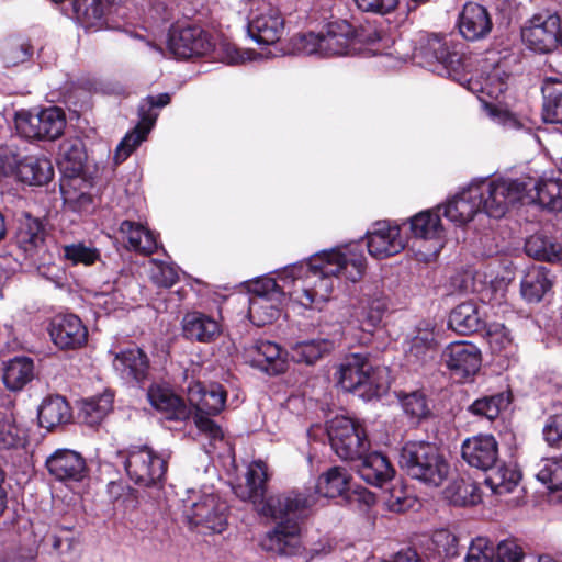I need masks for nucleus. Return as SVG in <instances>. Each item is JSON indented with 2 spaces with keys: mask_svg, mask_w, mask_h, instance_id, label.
<instances>
[{
  "mask_svg": "<svg viewBox=\"0 0 562 562\" xmlns=\"http://www.w3.org/2000/svg\"><path fill=\"white\" fill-rule=\"evenodd\" d=\"M364 271L362 251L357 245H346L319 251L307 261L283 268L279 281L293 304L322 310L330 301L339 280L356 283Z\"/></svg>",
  "mask_w": 562,
  "mask_h": 562,
  "instance_id": "nucleus-1",
  "label": "nucleus"
},
{
  "mask_svg": "<svg viewBox=\"0 0 562 562\" xmlns=\"http://www.w3.org/2000/svg\"><path fill=\"white\" fill-rule=\"evenodd\" d=\"M268 479L267 465L261 460L254 461L246 472V484L235 488L243 501L251 502L257 512L266 517L283 519L289 516H302L315 504V495L289 492L265 498V483Z\"/></svg>",
  "mask_w": 562,
  "mask_h": 562,
  "instance_id": "nucleus-2",
  "label": "nucleus"
},
{
  "mask_svg": "<svg viewBox=\"0 0 562 562\" xmlns=\"http://www.w3.org/2000/svg\"><path fill=\"white\" fill-rule=\"evenodd\" d=\"M528 200L551 211H562V178H544L528 182L494 179V218L506 214L509 205Z\"/></svg>",
  "mask_w": 562,
  "mask_h": 562,
  "instance_id": "nucleus-3",
  "label": "nucleus"
},
{
  "mask_svg": "<svg viewBox=\"0 0 562 562\" xmlns=\"http://www.w3.org/2000/svg\"><path fill=\"white\" fill-rule=\"evenodd\" d=\"M398 464L411 477L435 487L450 473V465L438 448L425 441H409L403 445Z\"/></svg>",
  "mask_w": 562,
  "mask_h": 562,
  "instance_id": "nucleus-4",
  "label": "nucleus"
},
{
  "mask_svg": "<svg viewBox=\"0 0 562 562\" xmlns=\"http://www.w3.org/2000/svg\"><path fill=\"white\" fill-rule=\"evenodd\" d=\"M187 521L203 533H221L227 526V505L212 487L190 488L181 499Z\"/></svg>",
  "mask_w": 562,
  "mask_h": 562,
  "instance_id": "nucleus-5",
  "label": "nucleus"
},
{
  "mask_svg": "<svg viewBox=\"0 0 562 562\" xmlns=\"http://www.w3.org/2000/svg\"><path fill=\"white\" fill-rule=\"evenodd\" d=\"M492 198V180L481 178L471 181L450 195L438 206L442 215L457 227H463L480 212L488 214V200Z\"/></svg>",
  "mask_w": 562,
  "mask_h": 562,
  "instance_id": "nucleus-6",
  "label": "nucleus"
},
{
  "mask_svg": "<svg viewBox=\"0 0 562 562\" xmlns=\"http://www.w3.org/2000/svg\"><path fill=\"white\" fill-rule=\"evenodd\" d=\"M227 393L218 383L203 385L194 382L188 386V401L195 408L194 422L199 430L210 439L214 448L216 442L224 440L222 429L209 418V415L218 414L225 405Z\"/></svg>",
  "mask_w": 562,
  "mask_h": 562,
  "instance_id": "nucleus-7",
  "label": "nucleus"
},
{
  "mask_svg": "<svg viewBox=\"0 0 562 562\" xmlns=\"http://www.w3.org/2000/svg\"><path fill=\"white\" fill-rule=\"evenodd\" d=\"M338 384L347 392L371 398L385 389V370L374 367L366 356L353 353L341 363Z\"/></svg>",
  "mask_w": 562,
  "mask_h": 562,
  "instance_id": "nucleus-8",
  "label": "nucleus"
},
{
  "mask_svg": "<svg viewBox=\"0 0 562 562\" xmlns=\"http://www.w3.org/2000/svg\"><path fill=\"white\" fill-rule=\"evenodd\" d=\"M327 435L333 450L344 460L359 459L370 449L363 425L347 416H336L327 424Z\"/></svg>",
  "mask_w": 562,
  "mask_h": 562,
  "instance_id": "nucleus-9",
  "label": "nucleus"
},
{
  "mask_svg": "<svg viewBox=\"0 0 562 562\" xmlns=\"http://www.w3.org/2000/svg\"><path fill=\"white\" fill-rule=\"evenodd\" d=\"M463 45L447 35H431L424 47L428 68L442 77L460 81L463 71Z\"/></svg>",
  "mask_w": 562,
  "mask_h": 562,
  "instance_id": "nucleus-10",
  "label": "nucleus"
},
{
  "mask_svg": "<svg viewBox=\"0 0 562 562\" xmlns=\"http://www.w3.org/2000/svg\"><path fill=\"white\" fill-rule=\"evenodd\" d=\"M286 291L282 282L277 279L265 278L258 280L252 288V295L249 301V319L256 326L271 324L280 315V306Z\"/></svg>",
  "mask_w": 562,
  "mask_h": 562,
  "instance_id": "nucleus-11",
  "label": "nucleus"
},
{
  "mask_svg": "<svg viewBox=\"0 0 562 562\" xmlns=\"http://www.w3.org/2000/svg\"><path fill=\"white\" fill-rule=\"evenodd\" d=\"M521 40L528 48L547 54L562 42V22L557 13H536L521 29Z\"/></svg>",
  "mask_w": 562,
  "mask_h": 562,
  "instance_id": "nucleus-12",
  "label": "nucleus"
},
{
  "mask_svg": "<svg viewBox=\"0 0 562 562\" xmlns=\"http://www.w3.org/2000/svg\"><path fill=\"white\" fill-rule=\"evenodd\" d=\"M124 467L128 477L140 486L160 482L166 473L167 462L147 446L133 447L126 452Z\"/></svg>",
  "mask_w": 562,
  "mask_h": 562,
  "instance_id": "nucleus-13",
  "label": "nucleus"
},
{
  "mask_svg": "<svg viewBox=\"0 0 562 562\" xmlns=\"http://www.w3.org/2000/svg\"><path fill=\"white\" fill-rule=\"evenodd\" d=\"M18 132L26 138L56 139L66 126L64 112L50 106L38 112H20L15 116Z\"/></svg>",
  "mask_w": 562,
  "mask_h": 562,
  "instance_id": "nucleus-14",
  "label": "nucleus"
},
{
  "mask_svg": "<svg viewBox=\"0 0 562 562\" xmlns=\"http://www.w3.org/2000/svg\"><path fill=\"white\" fill-rule=\"evenodd\" d=\"M170 102L168 93H160L156 97H147L139 106L140 123L132 132L127 133L115 149L114 160L123 162L135 148L146 138L154 126L158 114L153 112L154 108H164Z\"/></svg>",
  "mask_w": 562,
  "mask_h": 562,
  "instance_id": "nucleus-15",
  "label": "nucleus"
},
{
  "mask_svg": "<svg viewBox=\"0 0 562 562\" xmlns=\"http://www.w3.org/2000/svg\"><path fill=\"white\" fill-rule=\"evenodd\" d=\"M213 47L211 35L199 26L173 29L167 43L168 52L182 59L206 55Z\"/></svg>",
  "mask_w": 562,
  "mask_h": 562,
  "instance_id": "nucleus-16",
  "label": "nucleus"
},
{
  "mask_svg": "<svg viewBox=\"0 0 562 562\" xmlns=\"http://www.w3.org/2000/svg\"><path fill=\"white\" fill-rule=\"evenodd\" d=\"M322 337L311 340L299 341L291 347L290 356L293 361L313 364L325 355L329 353L342 340L344 330L340 323L334 324L331 328L323 325Z\"/></svg>",
  "mask_w": 562,
  "mask_h": 562,
  "instance_id": "nucleus-17",
  "label": "nucleus"
},
{
  "mask_svg": "<svg viewBox=\"0 0 562 562\" xmlns=\"http://www.w3.org/2000/svg\"><path fill=\"white\" fill-rule=\"evenodd\" d=\"M284 30V20L272 4L257 5L251 9L248 34L259 45H274Z\"/></svg>",
  "mask_w": 562,
  "mask_h": 562,
  "instance_id": "nucleus-18",
  "label": "nucleus"
},
{
  "mask_svg": "<svg viewBox=\"0 0 562 562\" xmlns=\"http://www.w3.org/2000/svg\"><path fill=\"white\" fill-rule=\"evenodd\" d=\"M406 246V238L398 225L387 221L376 222L367 233L369 254L378 259L394 256Z\"/></svg>",
  "mask_w": 562,
  "mask_h": 562,
  "instance_id": "nucleus-19",
  "label": "nucleus"
},
{
  "mask_svg": "<svg viewBox=\"0 0 562 562\" xmlns=\"http://www.w3.org/2000/svg\"><path fill=\"white\" fill-rule=\"evenodd\" d=\"M442 359L452 375L459 380L474 375L482 362L480 349L469 341L449 344L443 350Z\"/></svg>",
  "mask_w": 562,
  "mask_h": 562,
  "instance_id": "nucleus-20",
  "label": "nucleus"
},
{
  "mask_svg": "<svg viewBox=\"0 0 562 562\" xmlns=\"http://www.w3.org/2000/svg\"><path fill=\"white\" fill-rule=\"evenodd\" d=\"M412 234L431 243V251L424 254L426 261L436 258L445 245V228L441 224L440 215L434 210H426L417 213L409 218Z\"/></svg>",
  "mask_w": 562,
  "mask_h": 562,
  "instance_id": "nucleus-21",
  "label": "nucleus"
},
{
  "mask_svg": "<svg viewBox=\"0 0 562 562\" xmlns=\"http://www.w3.org/2000/svg\"><path fill=\"white\" fill-rule=\"evenodd\" d=\"M323 57L353 55L360 50L355 30L347 21L327 25L323 33Z\"/></svg>",
  "mask_w": 562,
  "mask_h": 562,
  "instance_id": "nucleus-22",
  "label": "nucleus"
},
{
  "mask_svg": "<svg viewBox=\"0 0 562 562\" xmlns=\"http://www.w3.org/2000/svg\"><path fill=\"white\" fill-rule=\"evenodd\" d=\"M404 346L409 362L425 363L431 360L437 346L435 324L430 321L419 322L406 335Z\"/></svg>",
  "mask_w": 562,
  "mask_h": 562,
  "instance_id": "nucleus-23",
  "label": "nucleus"
},
{
  "mask_svg": "<svg viewBox=\"0 0 562 562\" xmlns=\"http://www.w3.org/2000/svg\"><path fill=\"white\" fill-rule=\"evenodd\" d=\"M50 475L63 482H79L87 474L82 456L71 449H57L45 461Z\"/></svg>",
  "mask_w": 562,
  "mask_h": 562,
  "instance_id": "nucleus-24",
  "label": "nucleus"
},
{
  "mask_svg": "<svg viewBox=\"0 0 562 562\" xmlns=\"http://www.w3.org/2000/svg\"><path fill=\"white\" fill-rule=\"evenodd\" d=\"M52 340L61 349H75L83 346L88 330L81 319L74 314L57 315L50 323Z\"/></svg>",
  "mask_w": 562,
  "mask_h": 562,
  "instance_id": "nucleus-25",
  "label": "nucleus"
},
{
  "mask_svg": "<svg viewBox=\"0 0 562 562\" xmlns=\"http://www.w3.org/2000/svg\"><path fill=\"white\" fill-rule=\"evenodd\" d=\"M261 547L282 555L297 554L301 549V528L294 520L279 522L261 540Z\"/></svg>",
  "mask_w": 562,
  "mask_h": 562,
  "instance_id": "nucleus-26",
  "label": "nucleus"
},
{
  "mask_svg": "<svg viewBox=\"0 0 562 562\" xmlns=\"http://www.w3.org/2000/svg\"><path fill=\"white\" fill-rule=\"evenodd\" d=\"M457 26L464 40L469 42L483 40L492 29L487 8L476 2H467L459 14Z\"/></svg>",
  "mask_w": 562,
  "mask_h": 562,
  "instance_id": "nucleus-27",
  "label": "nucleus"
},
{
  "mask_svg": "<svg viewBox=\"0 0 562 562\" xmlns=\"http://www.w3.org/2000/svg\"><path fill=\"white\" fill-rule=\"evenodd\" d=\"M110 353L114 357L113 369L123 380L142 382L146 379L149 361L140 348L132 346L120 351L110 350Z\"/></svg>",
  "mask_w": 562,
  "mask_h": 562,
  "instance_id": "nucleus-28",
  "label": "nucleus"
},
{
  "mask_svg": "<svg viewBox=\"0 0 562 562\" xmlns=\"http://www.w3.org/2000/svg\"><path fill=\"white\" fill-rule=\"evenodd\" d=\"M251 364L268 374H279L285 369L284 352L269 340H257L246 350Z\"/></svg>",
  "mask_w": 562,
  "mask_h": 562,
  "instance_id": "nucleus-29",
  "label": "nucleus"
},
{
  "mask_svg": "<svg viewBox=\"0 0 562 562\" xmlns=\"http://www.w3.org/2000/svg\"><path fill=\"white\" fill-rule=\"evenodd\" d=\"M520 472L516 465L499 467L494 474V497L507 507H518L522 503V488L519 486Z\"/></svg>",
  "mask_w": 562,
  "mask_h": 562,
  "instance_id": "nucleus-30",
  "label": "nucleus"
},
{
  "mask_svg": "<svg viewBox=\"0 0 562 562\" xmlns=\"http://www.w3.org/2000/svg\"><path fill=\"white\" fill-rule=\"evenodd\" d=\"M349 482L350 475L344 468L333 467L318 477L314 491L305 488L295 492L304 495H315L314 505H316L321 496L335 498L344 495L348 491Z\"/></svg>",
  "mask_w": 562,
  "mask_h": 562,
  "instance_id": "nucleus-31",
  "label": "nucleus"
},
{
  "mask_svg": "<svg viewBox=\"0 0 562 562\" xmlns=\"http://www.w3.org/2000/svg\"><path fill=\"white\" fill-rule=\"evenodd\" d=\"M147 396L151 406L161 412L167 419L184 420L190 415L184 402L168 387L151 385Z\"/></svg>",
  "mask_w": 562,
  "mask_h": 562,
  "instance_id": "nucleus-32",
  "label": "nucleus"
},
{
  "mask_svg": "<svg viewBox=\"0 0 562 562\" xmlns=\"http://www.w3.org/2000/svg\"><path fill=\"white\" fill-rule=\"evenodd\" d=\"M352 316L356 317L355 323L366 331H371L382 321L384 312L386 311V300L382 293H374L371 295H363L359 301V305L353 308ZM350 324L353 321H348Z\"/></svg>",
  "mask_w": 562,
  "mask_h": 562,
  "instance_id": "nucleus-33",
  "label": "nucleus"
},
{
  "mask_svg": "<svg viewBox=\"0 0 562 562\" xmlns=\"http://www.w3.org/2000/svg\"><path fill=\"white\" fill-rule=\"evenodd\" d=\"M355 461H359V475L369 484L382 485L393 477L394 469L386 457L379 452H366Z\"/></svg>",
  "mask_w": 562,
  "mask_h": 562,
  "instance_id": "nucleus-34",
  "label": "nucleus"
},
{
  "mask_svg": "<svg viewBox=\"0 0 562 562\" xmlns=\"http://www.w3.org/2000/svg\"><path fill=\"white\" fill-rule=\"evenodd\" d=\"M184 336L200 342H211L221 335V325L212 317L193 312L183 317Z\"/></svg>",
  "mask_w": 562,
  "mask_h": 562,
  "instance_id": "nucleus-35",
  "label": "nucleus"
},
{
  "mask_svg": "<svg viewBox=\"0 0 562 562\" xmlns=\"http://www.w3.org/2000/svg\"><path fill=\"white\" fill-rule=\"evenodd\" d=\"M552 286V276L543 266H532L525 271L520 283L522 297L538 303Z\"/></svg>",
  "mask_w": 562,
  "mask_h": 562,
  "instance_id": "nucleus-36",
  "label": "nucleus"
},
{
  "mask_svg": "<svg viewBox=\"0 0 562 562\" xmlns=\"http://www.w3.org/2000/svg\"><path fill=\"white\" fill-rule=\"evenodd\" d=\"M461 453L469 465L486 471L492 467V436L480 434L465 439Z\"/></svg>",
  "mask_w": 562,
  "mask_h": 562,
  "instance_id": "nucleus-37",
  "label": "nucleus"
},
{
  "mask_svg": "<svg viewBox=\"0 0 562 562\" xmlns=\"http://www.w3.org/2000/svg\"><path fill=\"white\" fill-rule=\"evenodd\" d=\"M54 167L45 156H23L18 169L20 181L31 186H43L52 180Z\"/></svg>",
  "mask_w": 562,
  "mask_h": 562,
  "instance_id": "nucleus-38",
  "label": "nucleus"
},
{
  "mask_svg": "<svg viewBox=\"0 0 562 562\" xmlns=\"http://www.w3.org/2000/svg\"><path fill=\"white\" fill-rule=\"evenodd\" d=\"M34 378V362L29 357H14L3 369V383L10 391H21Z\"/></svg>",
  "mask_w": 562,
  "mask_h": 562,
  "instance_id": "nucleus-39",
  "label": "nucleus"
},
{
  "mask_svg": "<svg viewBox=\"0 0 562 562\" xmlns=\"http://www.w3.org/2000/svg\"><path fill=\"white\" fill-rule=\"evenodd\" d=\"M542 117L547 123L562 124V80L544 78L542 83Z\"/></svg>",
  "mask_w": 562,
  "mask_h": 562,
  "instance_id": "nucleus-40",
  "label": "nucleus"
},
{
  "mask_svg": "<svg viewBox=\"0 0 562 562\" xmlns=\"http://www.w3.org/2000/svg\"><path fill=\"white\" fill-rule=\"evenodd\" d=\"M70 418V408L66 400L59 395H50L43 400L38 407V423L46 429H53Z\"/></svg>",
  "mask_w": 562,
  "mask_h": 562,
  "instance_id": "nucleus-41",
  "label": "nucleus"
},
{
  "mask_svg": "<svg viewBox=\"0 0 562 562\" xmlns=\"http://www.w3.org/2000/svg\"><path fill=\"white\" fill-rule=\"evenodd\" d=\"M525 251L537 260L558 262L562 260V246L553 237L535 234L525 244Z\"/></svg>",
  "mask_w": 562,
  "mask_h": 562,
  "instance_id": "nucleus-42",
  "label": "nucleus"
},
{
  "mask_svg": "<svg viewBox=\"0 0 562 562\" xmlns=\"http://www.w3.org/2000/svg\"><path fill=\"white\" fill-rule=\"evenodd\" d=\"M110 0H72L74 18L86 29L102 25Z\"/></svg>",
  "mask_w": 562,
  "mask_h": 562,
  "instance_id": "nucleus-43",
  "label": "nucleus"
},
{
  "mask_svg": "<svg viewBox=\"0 0 562 562\" xmlns=\"http://www.w3.org/2000/svg\"><path fill=\"white\" fill-rule=\"evenodd\" d=\"M44 243V232L42 224L32 217H26L19 225L15 234L16 246L24 251L27 257H32Z\"/></svg>",
  "mask_w": 562,
  "mask_h": 562,
  "instance_id": "nucleus-44",
  "label": "nucleus"
},
{
  "mask_svg": "<svg viewBox=\"0 0 562 562\" xmlns=\"http://www.w3.org/2000/svg\"><path fill=\"white\" fill-rule=\"evenodd\" d=\"M120 232L127 239L130 248L133 250L149 255L157 249L155 235L142 224L123 221L120 225Z\"/></svg>",
  "mask_w": 562,
  "mask_h": 562,
  "instance_id": "nucleus-45",
  "label": "nucleus"
},
{
  "mask_svg": "<svg viewBox=\"0 0 562 562\" xmlns=\"http://www.w3.org/2000/svg\"><path fill=\"white\" fill-rule=\"evenodd\" d=\"M445 498L456 506H472L481 502L479 486L463 479L453 480L445 490Z\"/></svg>",
  "mask_w": 562,
  "mask_h": 562,
  "instance_id": "nucleus-46",
  "label": "nucleus"
},
{
  "mask_svg": "<svg viewBox=\"0 0 562 562\" xmlns=\"http://www.w3.org/2000/svg\"><path fill=\"white\" fill-rule=\"evenodd\" d=\"M113 394L104 392L97 396L83 400L80 408V416L89 426L100 424L104 417L112 411Z\"/></svg>",
  "mask_w": 562,
  "mask_h": 562,
  "instance_id": "nucleus-47",
  "label": "nucleus"
},
{
  "mask_svg": "<svg viewBox=\"0 0 562 562\" xmlns=\"http://www.w3.org/2000/svg\"><path fill=\"white\" fill-rule=\"evenodd\" d=\"M449 327L459 334H469L480 329L481 321L473 303H462L454 307L449 316Z\"/></svg>",
  "mask_w": 562,
  "mask_h": 562,
  "instance_id": "nucleus-48",
  "label": "nucleus"
},
{
  "mask_svg": "<svg viewBox=\"0 0 562 562\" xmlns=\"http://www.w3.org/2000/svg\"><path fill=\"white\" fill-rule=\"evenodd\" d=\"M27 442L26 429L10 416L0 419V451L24 448Z\"/></svg>",
  "mask_w": 562,
  "mask_h": 562,
  "instance_id": "nucleus-49",
  "label": "nucleus"
},
{
  "mask_svg": "<svg viewBox=\"0 0 562 562\" xmlns=\"http://www.w3.org/2000/svg\"><path fill=\"white\" fill-rule=\"evenodd\" d=\"M59 159L61 169L69 171L71 177L79 175L86 160L82 143L79 139L63 142L59 147Z\"/></svg>",
  "mask_w": 562,
  "mask_h": 562,
  "instance_id": "nucleus-50",
  "label": "nucleus"
},
{
  "mask_svg": "<svg viewBox=\"0 0 562 562\" xmlns=\"http://www.w3.org/2000/svg\"><path fill=\"white\" fill-rule=\"evenodd\" d=\"M82 182L80 178L71 177L60 183V191L65 204L75 212H88L92 205V198L86 192H79L76 189L77 183Z\"/></svg>",
  "mask_w": 562,
  "mask_h": 562,
  "instance_id": "nucleus-51",
  "label": "nucleus"
},
{
  "mask_svg": "<svg viewBox=\"0 0 562 562\" xmlns=\"http://www.w3.org/2000/svg\"><path fill=\"white\" fill-rule=\"evenodd\" d=\"M468 90L477 98L486 116L492 117V80L488 67L469 79Z\"/></svg>",
  "mask_w": 562,
  "mask_h": 562,
  "instance_id": "nucleus-52",
  "label": "nucleus"
},
{
  "mask_svg": "<svg viewBox=\"0 0 562 562\" xmlns=\"http://www.w3.org/2000/svg\"><path fill=\"white\" fill-rule=\"evenodd\" d=\"M64 257L72 265L91 266L101 260L98 248L82 241L72 243L63 247Z\"/></svg>",
  "mask_w": 562,
  "mask_h": 562,
  "instance_id": "nucleus-53",
  "label": "nucleus"
},
{
  "mask_svg": "<svg viewBox=\"0 0 562 562\" xmlns=\"http://www.w3.org/2000/svg\"><path fill=\"white\" fill-rule=\"evenodd\" d=\"M32 56V47L21 40H10L2 44L0 57L7 67L25 63Z\"/></svg>",
  "mask_w": 562,
  "mask_h": 562,
  "instance_id": "nucleus-54",
  "label": "nucleus"
},
{
  "mask_svg": "<svg viewBox=\"0 0 562 562\" xmlns=\"http://www.w3.org/2000/svg\"><path fill=\"white\" fill-rule=\"evenodd\" d=\"M382 499L389 510L401 513L415 503V498L407 492L401 483H394L382 493Z\"/></svg>",
  "mask_w": 562,
  "mask_h": 562,
  "instance_id": "nucleus-55",
  "label": "nucleus"
},
{
  "mask_svg": "<svg viewBox=\"0 0 562 562\" xmlns=\"http://www.w3.org/2000/svg\"><path fill=\"white\" fill-rule=\"evenodd\" d=\"M536 476L551 491H562V458L542 460Z\"/></svg>",
  "mask_w": 562,
  "mask_h": 562,
  "instance_id": "nucleus-56",
  "label": "nucleus"
},
{
  "mask_svg": "<svg viewBox=\"0 0 562 562\" xmlns=\"http://www.w3.org/2000/svg\"><path fill=\"white\" fill-rule=\"evenodd\" d=\"M0 145V176H15L18 178V169L22 162L23 155L15 143Z\"/></svg>",
  "mask_w": 562,
  "mask_h": 562,
  "instance_id": "nucleus-57",
  "label": "nucleus"
},
{
  "mask_svg": "<svg viewBox=\"0 0 562 562\" xmlns=\"http://www.w3.org/2000/svg\"><path fill=\"white\" fill-rule=\"evenodd\" d=\"M404 413L415 420H420L430 414V409L424 393L415 391L400 396Z\"/></svg>",
  "mask_w": 562,
  "mask_h": 562,
  "instance_id": "nucleus-58",
  "label": "nucleus"
},
{
  "mask_svg": "<svg viewBox=\"0 0 562 562\" xmlns=\"http://www.w3.org/2000/svg\"><path fill=\"white\" fill-rule=\"evenodd\" d=\"M294 53L323 57V33H299L291 38Z\"/></svg>",
  "mask_w": 562,
  "mask_h": 562,
  "instance_id": "nucleus-59",
  "label": "nucleus"
},
{
  "mask_svg": "<svg viewBox=\"0 0 562 562\" xmlns=\"http://www.w3.org/2000/svg\"><path fill=\"white\" fill-rule=\"evenodd\" d=\"M496 351L503 352L499 366L502 369H507L509 359L515 353V345L508 328L504 324L494 323V353Z\"/></svg>",
  "mask_w": 562,
  "mask_h": 562,
  "instance_id": "nucleus-60",
  "label": "nucleus"
},
{
  "mask_svg": "<svg viewBox=\"0 0 562 562\" xmlns=\"http://www.w3.org/2000/svg\"><path fill=\"white\" fill-rule=\"evenodd\" d=\"M213 49L216 57L228 65H238L257 58V54L252 50H240L234 44L225 41L217 46L214 45Z\"/></svg>",
  "mask_w": 562,
  "mask_h": 562,
  "instance_id": "nucleus-61",
  "label": "nucleus"
},
{
  "mask_svg": "<svg viewBox=\"0 0 562 562\" xmlns=\"http://www.w3.org/2000/svg\"><path fill=\"white\" fill-rule=\"evenodd\" d=\"M149 276L158 286L170 288L178 280L177 269L168 263L158 260H150Z\"/></svg>",
  "mask_w": 562,
  "mask_h": 562,
  "instance_id": "nucleus-62",
  "label": "nucleus"
},
{
  "mask_svg": "<svg viewBox=\"0 0 562 562\" xmlns=\"http://www.w3.org/2000/svg\"><path fill=\"white\" fill-rule=\"evenodd\" d=\"M525 553L514 539L501 541L494 550V562H522Z\"/></svg>",
  "mask_w": 562,
  "mask_h": 562,
  "instance_id": "nucleus-63",
  "label": "nucleus"
},
{
  "mask_svg": "<svg viewBox=\"0 0 562 562\" xmlns=\"http://www.w3.org/2000/svg\"><path fill=\"white\" fill-rule=\"evenodd\" d=\"M465 562H492V546L487 538H475L468 551Z\"/></svg>",
  "mask_w": 562,
  "mask_h": 562,
  "instance_id": "nucleus-64",
  "label": "nucleus"
}]
</instances>
